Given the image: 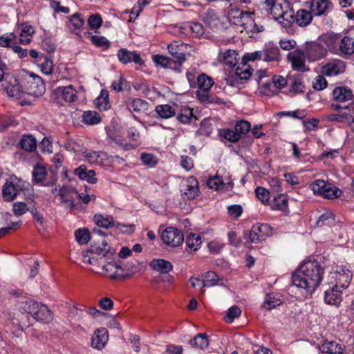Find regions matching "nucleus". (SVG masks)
I'll return each instance as SVG.
<instances>
[{
  "mask_svg": "<svg viewBox=\"0 0 354 354\" xmlns=\"http://www.w3.org/2000/svg\"><path fill=\"white\" fill-rule=\"evenodd\" d=\"M171 263L165 259H156V272H159L160 276H156V281L158 278L161 281H169L170 275L169 272L172 270Z\"/></svg>",
  "mask_w": 354,
  "mask_h": 354,
  "instance_id": "nucleus-25",
  "label": "nucleus"
},
{
  "mask_svg": "<svg viewBox=\"0 0 354 354\" xmlns=\"http://www.w3.org/2000/svg\"><path fill=\"white\" fill-rule=\"evenodd\" d=\"M236 53L234 50H227L223 54V62L230 67L236 64Z\"/></svg>",
  "mask_w": 354,
  "mask_h": 354,
  "instance_id": "nucleus-63",
  "label": "nucleus"
},
{
  "mask_svg": "<svg viewBox=\"0 0 354 354\" xmlns=\"http://www.w3.org/2000/svg\"><path fill=\"white\" fill-rule=\"evenodd\" d=\"M341 194L342 191L339 189L335 187H332L330 184H328V187L324 190L323 197L328 199H333L339 197Z\"/></svg>",
  "mask_w": 354,
  "mask_h": 354,
  "instance_id": "nucleus-64",
  "label": "nucleus"
},
{
  "mask_svg": "<svg viewBox=\"0 0 354 354\" xmlns=\"http://www.w3.org/2000/svg\"><path fill=\"white\" fill-rule=\"evenodd\" d=\"M313 19L312 12L306 10H299L295 16L296 24L301 27L308 25Z\"/></svg>",
  "mask_w": 354,
  "mask_h": 354,
  "instance_id": "nucleus-38",
  "label": "nucleus"
},
{
  "mask_svg": "<svg viewBox=\"0 0 354 354\" xmlns=\"http://www.w3.org/2000/svg\"><path fill=\"white\" fill-rule=\"evenodd\" d=\"M352 274L349 269L344 266H336L327 276L328 283L345 290L351 283Z\"/></svg>",
  "mask_w": 354,
  "mask_h": 354,
  "instance_id": "nucleus-4",
  "label": "nucleus"
},
{
  "mask_svg": "<svg viewBox=\"0 0 354 354\" xmlns=\"http://www.w3.org/2000/svg\"><path fill=\"white\" fill-rule=\"evenodd\" d=\"M241 66L239 65L237 66L234 73L229 75L226 78L227 84L236 86L243 84V80H248L250 77L252 71H253L252 68L243 61H241Z\"/></svg>",
  "mask_w": 354,
  "mask_h": 354,
  "instance_id": "nucleus-7",
  "label": "nucleus"
},
{
  "mask_svg": "<svg viewBox=\"0 0 354 354\" xmlns=\"http://www.w3.org/2000/svg\"><path fill=\"white\" fill-rule=\"evenodd\" d=\"M21 189L19 186L11 182H6L3 187V197L6 201H11L15 199Z\"/></svg>",
  "mask_w": 354,
  "mask_h": 354,
  "instance_id": "nucleus-28",
  "label": "nucleus"
},
{
  "mask_svg": "<svg viewBox=\"0 0 354 354\" xmlns=\"http://www.w3.org/2000/svg\"><path fill=\"white\" fill-rule=\"evenodd\" d=\"M241 309L237 306H231L224 317V319L227 323H232L235 318L241 315Z\"/></svg>",
  "mask_w": 354,
  "mask_h": 354,
  "instance_id": "nucleus-59",
  "label": "nucleus"
},
{
  "mask_svg": "<svg viewBox=\"0 0 354 354\" xmlns=\"http://www.w3.org/2000/svg\"><path fill=\"white\" fill-rule=\"evenodd\" d=\"M346 69V64L342 60L335 59H333L321 68V73L326 76H335L344 73Z\"/></svg>",
  "mask_w": 354,
  "mask_h": 354,
  "instance_id": "nucleus-12",
  "label": "nucleus"
},
{
  "mask_svg": "<svg viewBox=\"0 0 354 354\" xmlns=\"http://www.w3.org/2000/svg\"><path fill=\"white\" fill-rule=\"evenodd\" d=\"M16 36L14 33H6L0 36V46L4 48L12 47V44L15 43Z\"/></svg>",
  "mask_w": 354,
  "mask_h": 354,
  "instance_id": "nucleus-62",
  "label": "nucleus"
},
{
  "mask_svg": "<svg viewBox=\"0 0 354 354\" xmlns=\"http://www.w3.org/2000/svg\"><path fill=\"white\" fill-rule=\"evenodd\" d=\"M214 82L211 77L203 73L197 77V84L198 90H209Z\"/></svg>",
  "mask_w": 354,
  "mask_h": 354,
  "instance_id": "nucleus-49",
  "label": "nucleus"
},
{
  "mask_svg": "<svg viewBox=\"0 0 354 354\" xmlns=\"http://www.w3.org/2000/svg\"><path fill=\"white\" fill-rule=\"evenodd\" d=\"M167 48L170 55L174 59H176L177 62L183 63L185 61V55L177 49V44L176 41L168 44Z\"/></svg>",
  "mask_w": 354,
  "mask_h": 354,
  "instance_id": "nucleus-51",
  "label": "nucleus"
},
{
  "mask_svg": "<svg viewBox=\"0 0 354 354\" xmlns=\"http://www.w3.org/2000/svg\"><path fill=\"white\" fill-rule=\"evenodd\" d=\"M90 35L91 42L97 47H102L108 48L110 46V41L103 36L93 35L90 32H88Z\"/></svg>",
  "mask_w": 354,
  "mask_h": 354,
  "instance_id": "nucleus-56",
  "label": "nucleus"
},
{
  "mask_svg": "<svg viewBox=\"0 0 354 354\" xmlns=\"http://www.w3.org/2000/svg\"><path fill=\"white\" fill-rule=\"evenodd\" d=\"M109 339L108 331L105 328L97 329L91 338V346L97 349L104 348Z\"/></svg>",
  "mask_w": 354,
  "mask_h": 354,
  "instance_id": "nucleus-24",
  "label": "nucleus"
},
{
  "mask_svg": "<svg viewBox=\"0 0 354 354\" xmlns=\"http://www.w3.org/2000/svg\"><path fill=\"white\" fill-rule=\"evenodd\" d=\"M33 318L38 322L48 323L52 320L53 317L49 308L46 305L41 304L34 315Z\"/></svg>",
  "mask_w": 354,
  "mask_h": 354,
  "instance_id": "nucleus-34",
  "label": "nucleus"
},
{
  "mask_svg": "<svg viewBox=\"0 0 354 354\" xmlns=\"http://www.w3.org/2000/svg\"><path fill=\"white\" fill-rule=\"evenodd\" d=\"M182 29L184 30L185 33H192L196 37H200L204 34L203 26L200 23L187 22L184 24Z\"/></svg>",
  "mask_w": 354,
  "mask_h": 354,
  "instance_id": "nucleus-40",
  "label": "nucleus"
},
{
  "mask_svg": "<svg viewBox=\"0 0 354 354\" xmlns=\"http://www.w3.org/2000/svg\"><path fill=\"white\" fill-rule=\"evenodd\" d=\"M11 215L9 214L0 213V236L8 233L10 230L18 227L20 222L8 223Z\"/></svg>",
  "mask_w": 354,
  "mask_h": 354,
  "instance_id": "nucleus-27",
  "label": "nucleus"
},
{
  "mask_svg": "<svg viewBox=\"0 0 354 354\" xmlns=\"http://www.w3.org/2000/svg\"><path fill=\"white\" fill-rule=\"evenodd\" d=\"M75 239L81 245L86 244L91 239V234L87 228H80L75 231Z\"/></svg>",
  "mask_w": 354,
  "mask_h": 354,
  "instance_id": "nucleus-52",
  "label": "nucleus"
},
{
  "mask_svg": "<svg viewBox=\"0 0 354 354\" xmlns=\"http://www.w3.org/2000/svg\"><path fill=\"white\" fill-rule=\"evenodd\" d=\"M41 305V303L32 299H28L20 302L19 308L33 317Z\"/></svg>",
  "mask_w": 354,
  "mask_h": 354,
  "instance_id": "nucleus-35",
  "label": "nucleus"
},
{
  "mask_svg": "<svg viewBox=\"0 0 354 354\" xmlns=\"http://www.w3.org/2000/svg\"><path fill=\"white\" fill-rule=\"evenodd\" d=\"M147 106V102L140 98L133 99L127 103V108L130 111H140L142 110H145Z\"/></svg>",
  "mask_w": 354,
  "mask_h": 354,
  "instance_id": "nucleus-55",
  "label": "nucleus"
},
{
  "mask_svg": "<svg viewBox=\"0 0 354 354\" xmlns=\"http://www.w3.org/2000/svg\"><path fill=\"white\" fill-rule=\"evenodd\" d=\"M281 304V301L272 295H267L262 307L266 310H272Z\"/></svg>",
  "mask_w": 354,
  "mask_h": 354,
  "instance_id": "nucleus-60",
  "label": "nucleus"
},
{
  "mask_svg": "<svg viewBox=\"0 0 354 354\" xmlns=\"http://www.w3.org/2000/svg\"><path fill=\"white\" fill-rule=\"evenodd\" d=\"M117 57L119 61L124 64H127L131 62L138 65H142L143 64V61L139 53L136 51L128 50L126 48L119 49L117 53Z\"/></svg>",
  "mask_w": 354,
  "mask_h": 354,
  "instance_id": "nucleus-19",
  "label": "nucleus"
},
{
  "mask_svg": "<svg viewBox=\"0 0 354 354\" xmlns=\"http://www.w3.org/2000/svg\"><path fill=\"white\" fill-rule=\"evenodd\" d=\"M94 221L98 227L104 228H109L115 226L116 229L121 230L122 232L133 233L135 230V225H124L120 223L114 224L113 218L111 216H103L102 214H95L94 216Z\"/></svg>",
  "mask_w": 354,
  "mask_h": 354,
  "instance_id": "nucleus-8",
  "label": "nucleus"
},
{
  "mask_svg": "<svg viewBox=\"0 0 354 354\" xmlns=\"http://www.w3.org/2000/svg\"><path fill=\"white\" fill-rule=\"evenodd\" d=\"M234 128L241 138L243 135L247 133L250 130L251 126L249 122L246 120H241L236 122Z\"/></svg>",
  "mask_w": 354,
  "mask_h": 354,
  "instance_id": "nucleus-61",
  "label": "nucleus"
},
{
  "mask_svg": "<svg viewBox=\"0 0 354 354\" xmlns=\"http://www.w3.org/2000/svg\"><path fill=\"white\" fill-rule=\"evenodd\" d=\"M332 6V3L327 0H312L310 12L315 15L320 16L324 15Z\"/></svg>",
  "mask_w": 354,
  "mask_h": 354,
  "instance_id": "nucleus-26",
  "label": "nucleus"
},
{
  "mask_svg": "<svg viewBox=\"0 0 354 354\" xmlns=\"http://www.w3.org/2000/svg\"><path fill=\"white\" fill-rule=\"evenodd\" d=\"M156 113L160 118L167 119L175 115L174 109L169 104L156 106Z\"/></svg>",
  "mask_w": 354,
  "mask_h": 354,
  "instance_id": "nucleus-48",
  "label": "nucleus"
},
{
  "mask_svg": "<svg viewBox=\"0 0 354 354\" xmlns=\"http://www.w3.org/2000/svg\"><path fill=\"white\" fill-rule=\"evenodd\" d=\"M183 63H178L176 59L169 58L167 56L156 55V67L160 66L163 68L171 69L180 73Z\"/></svg>",
  "mask_w": 354,
  "mask_h": 354,
  "instance_id": "nucleus-22",
  "label": "nucleus"
},
{
  "mask_svg": "<svg viewBox=\"0 0 354 354\" xmlns=\"http://www.w3.org/2000/svg\"><path fill=\"white\" fill-rule=\"evenodd\" d=\"M263 59L265 62L278 61L280 58L279 48L272 44H269L265 46L263 50Z\"/></svg>",
  "mask_w": 354,
  "mask_h": 354,
  "instance_id": "nucleus-29",
  "label": "nucleus"
},
{
  "mask_svg": "<svg viewBox=\"0 0 354 354\" xmlns=\"http://www.w3.org/2000/svg\"><path fill=\"white\" fill-rule=\"evenodd\" d=\"M218 277L216 272L213 271H209L204 275V281H203L202 288L206 286H213L217 284Z\"/></svg>",
  "mask_w": 354,
  "mask_h": 354,
  "instance_id": "nucleus-58",
  "label": "nucleus"
},
{
  "mask_svg": "<svg viewBox=\"0 0 354 354\" xmlns=\"http://www.w3.org/2000/svg\"><path fill=\"white\" fill-rule=\"evenodd\" d=\"M103 270L111 279L124 280L130 277L135 273V270L132 269L129 272H124V268L114 261H109L103 266Z\"/></svg>",
  "mask_w": 354,
  "mask_h": 354,
  "instance_id": "nucleus-10",
  "label": "nucleus"
},
{
  "mask_svg": "<svg viewBox=\"0 0 354 354\" xmlns=\"http://www.w3.org/2000/svg\"><path fill=\"white\" fill-rule=\"evenodd\" d=\"M93 254H96L102 257L106 258L107 260L111 259L115 254V250L111 247L109 243L103 240L100 245H91L89 250L86 252Z\"/></svg>",
  "mask_w": 354,
  "mask_h": 354,
  "instance_id": "nucleus-15",
  "label": "nucleus"
},
{
  "mask_svg": "<svg viewBox=\"0 0 354 354\" xmlns=\"http://www.w3.org/2000/svg\"><path fill=\"white\" fill-rule=\"evenodd\" d=\"M263 241L267 237L272 236V228L267 223H257L253 225Z\"/></svg>",
  "mask_w": 354,
  "mask_h": 354,
  "instance_id": "nucleus-47",
  "label": "nucleus"
},
{
  "mask_svg": "<svg viewBox=\"0 0 354 354\" xmlns=\"http://www.w3.org/2000/svg\"><path fill=\"white\" fill-rule=\"evenodd\" d=\"M6 91L10 97L21 98L25 93L21 84V79L20 80V82H19L17 80H15L14 84H10L6 86Z\"/></svg>",
  "mask_w": 354,
  "mask_h": 354,
  "instance_id": "nucleus-33",
  "label": "nucleus"
},
{
  "mask_svg": "<svg viewBox=\"0 0 354 354\" xmlns=\"http://www.w3.org/2000/svg\"><path fill=\"white\" fill-rule=\"evenodd\" d=\"M273 208L284 211L288 207V198L286 195L279 194L277 196H274L273 199Z\"/></svg>",
  "mask_w": 354,
  "mask_h": 354,
  "instance_id": "nucleus-54",
  "label": "nucleus"
},
{
  "mask_svg": "<svg viewBox=\"0 0 354 354\" xmlns=\"http://www.w3.org/2000/svg\"><path fill=\"white\" fill-rule=\"evenodd\" d=\"M35 63L41 68L43 73L50 75L53 71V61L43 55Z\"/></svg>",
  "mask_w": 354,
  "mask_h": 354,
  "instance_id": "nucleus-39",
  "label": "nucleus"
},
{
  "mask_svg": "<svg viewBox=\"0 0 354 354\" xmlns=\"http://www.w3.org/2000/svg\"><path fill=\"white\" fill-rule=\"evenodd\" d=\"M207 185L210 189H214L215 190H218L225 187V181L222 178V177L216 175L213 178H210L207 181Z\"/></svg>",
  "mask_w": 354,
  "mask_h": 354,
  "instance_id": "nucleus-57",
  "label": "nucleus"
},
{
  "mask_svg": "<svg viewBox=\"0 0 354 354\" xmlns=\"http://www.w3.org/2000/svg\"><path fill=\"white\" fill-rule=\"evenodd\" d=\"M186 245L191 250H197L202 243L201 237L199 234L190 233L185 239Z\"/></svg>",
  "mask_w": 354,
  "mask_h": 354,
  "instance_id": "nucleus-45",
  "label": "nucleus"
},
{
  "mask_svg": "<svg viewBox=\"0 0 354 354\" xmlns=\"http://www.w3.org/2000/svg\"><path fill=\"white\" fill-rule=\"evenodd\" d=\"M101 118L95 111H86L82 114V122L87 125H95L100 123Z\"/></svg>",
  "mask_w": 354,
  "mask_h": 354,
  "instance_id": "nucleus-43",
  "label": "nucleus"
},
{
  "mask_svg": "<svg viewBox=\"0 0 354 354\" xmlns=\"http://www.w3.org/2000/svg\"><path fill=\"white\" fill-rule=\"evenodd\" d=\"M277 21L283 28H287L291 27L293 23L295 22V17L293 10L290 9L289 7L288 10H286L281 17H280V19Z\"/></svg>",
  "mask_w": 354,
  "mask_h": 354,
  "instance_id": "nucleus-42",
  "label": "nucleus"
},
{
  "mask_svg": "<svg viewBox=\"0 0 354 354\" xmlns=\"http://www.w3.org/2000/svg\"><path fill=\"white\" fill-rule=\"evenodd\" d=\"M322 353L328 354H342L344 348L342 344L330 341L324 342L319 346Z\"/></svg>",
  "mask_w": 354,
  "mask_h": 354,
  "instance_id": "nucleus-31",
  "label": "nucleus"
},
{
  "mask_svg": "<svg viewBox=\"0 0 354 354\" xmlns=\"http://www.w3.org/2000/svg\"><path fill=\"white\" fill-rule=\"evenodd\" d=\"M289 7L290 5L287 1H285L284 0H277V2L272 5V7H271L270 12L272 15L273 18L277 21L280 19V17H281L285 11L288 10Z\"/></svg>",
  "mask_w": 354,
  "mask_h": 354,
  "instance_id": "nucleus-32",
  "label": "nucleus"
},
{
  "mask_svg": "<svg viewBox=\"0 0 354 354\" xmlns=\"http://www.w3.org/2000/svg\"><path fill=\"white\" fill-rule=\"evenodd\" d=\"M21 84L24 91L29 95L41 96L46 91L42 78L33 73L25 71L21 76Z\"/></svg>",
  "mask_w": 354,
  "mask_h": 354,
  "instance_id": "nucleus-3",
  "label": "nucleus"
},
{
  "mask_svg": "<svg viewBox=\"0 0 354 354\" xmlns=\"http://www.w3.org/2000/svg\"><path fill=\"white\" fill-rule=\"evenodd\" d=\"M194 117L193 111L188 107H183L180 109L177 115V119L179 122L183 124L189 123Z\"/></svg>",
  "mask_w": 354,
  "mask_h": 354,
  "instance_id": "nucleus-50",
  "label": "nucleus"
},
{
  "mask_svg": "<svg viewBox=\"0 0 354 354\" xmlns=\"http://www.w3.org/2000/svg\"><path fill=\"white\" fill-rule=\"evenodd\" d=\"M335 218L334 214L330 211H326L322 214L316 222L317 227H331L335 225Z\"/></svg>",
  "mask_w": 354,
  "mask_h": 354,
  "instance_id": "nucleus-41",
  "label": "nucleus"
},
{
  "mask_svg": "<svg viewBox=\"0 0 354 354\" xmlns=\"http://www.w3.org/2000/svg\"><path fill=\"white\" fill-rule=\"evenodd\" d=\"M301 50L306 55V58L309 62H313L325 57L327 55V50L321 44L318 39L313 41L306 42Z\"/></svg>",
  "mask_w": 354,
  "mask_h": 354,
  "instance_id": "nucleus-5",
  "label": "nucleus"
},
{
  "mask_svg": "<svg viewBox=\"0 0 354 354\" xmlns=\"http://www.w3.org/2000/svg\"><path fill=\"white\" fill-rule=\"evenodd\" d=\"M288 59L290 61L292 67L295 71H307L309 70L306 65V55L301 48L297 49L288 55Z\"/></svg>",
  "mask_w": 354,
  "mask_h": 354,
  "instance_id": "nucleus-13",
  "label": "nucleus"
},
{
  "mask_svg": "<svg viewBox=\"0 0 354 354\" xmlns=\"http://www.w3.org/2000/svg\"><path fill=\"white\" fill-rule=\"evenodd\" d=\"M107 136L109 142L115 143L120 147H125V149H129L127 145L125 144L124 138L123 135H122L121 131L116 129H109L107 131Z\"/></svg>",
  "mask_w": 354,
  "mask_h": 354,
  "instance_id": "nucleus-37",
  "label": "nucleus"
},
{
  "mask_svg": "<svg viewBox=\"0 0 354 354\" xmlns=\"http://www.w3.org/2000/svg\"><path fill=\"white\" fill-rule=\"evenodd\" d=\"M56 93L57 95H62V98L67 102H75L77 99L76 90L72 85L58 87L56 89Z\"/></svg>",
  "mask_w": 354,
  "mask_h": 354,
  "instance_id": "nucleus-30",
  "label": "nucleus"
},
{
  "mask_svg": "<svg viewBox=\"0 0 354 354\" xmlns=\"http://www.w3.org/2000/svg\"><path fill=\"white\" fill-rule=\"evenodd\" d=\"M317 39L326 50L328 49L334 54L337 53V46L339 41V35L333 32H326L320 35Z\"/></svg>",
  "mask_w": 354,
  "mask_h": 354,
  "instance_id": "nucleus-16",
  "label": "nucleus"
},
{
  "mask_svg": "<svg viewBox=\"0 0 354 354\" xmlns=\"http://www.w3.org/2000/svg\"><path fill=\"white\" fill-rule=\"evenodd\" d=\"M354 53V40L353 38L344 36L342 39H339L337 46V55L343 58H348Z\"/></svg>",
  "mask_w": 354,
  "mask_h": 354,
  "instance_id": "nucleus-20",
  "label": "nucleus"
},
{
  "mask_svg": "<svg viewBox=\"0 0 354 354\" xmlns=\"http://www.w3.org/2000/svg\"><path fill=\"white\" fill-rule=\"evenodd\" d=\"M84 158L90 164L106 165L110 162L109 156L104 151L86 150L84 152Z\"/></svg>",
  "mask_w": 354,
  "mask_h": 354,
  "instance_id": "nucleus-17",
  "label": "nucleus"
},
{
  "mask_svg": "<svg viewBox=\"0 0 354 354\" xmlns=\"http://www.w3.org/2000/svg\"><path fill=\"white\" fill-rule=\"evenodd\" d=\"M19 145L21 149L30 152L35 150L37 147L36 140L31 135L24 136L20 140Z\"/></svg>",
  "mask_w": 354,
  "mask_h": 354,
  "instance_id": "nucleus-44",
  "label": "nucleus"
},
{
  "mask_svg": "<svg viewBox=\"0 0 354 354\" xmlns=\"http://www.w3.org/2000/svg\"><path fill=\"white\" fill-rule=\"evenodd\" d=\"M74 174L82 180H85L90 184H95L97 178L95 177V171L93 169L88 170L85 165H81L74 170Z\"/></svg>",
  "mask_w": 354,
  "mask_h": 354,
  "instance_id": "nucleus-23",
  "label": "nucleus"
},
{
  "mask_svg": "<svg viewBox=\"0 0 354 354\" xmlns=\"http://www.w3.org/2000/svg\"><path fill=\"white\" fill-rule=\"evenodd\" d=\"M189 344L192 347L204 350L209 345L208 337L205 333H198L193 339H190Z\"/></svg>",
  "mask_w": 354,
  "mask_h": 354,
  "instance_id": "nucleus-36",
  "label": "nucleus"
},
{
  "mask_svg": "<svg viewBox=\"0 0 354 354\" xmlns=\"http://www.w3.org/2000/svg\"><path fill=\"white\" fill-rule=\"evenodd\" d=\"M181 194L185 199L192 200L195 198L199 192V184L194 177H189L180 189Z\"/></svg>",
  "mask_w": 354,
  "mask_h": 354,
  "instance_id": "nucleus-14",
  "label": "nucleus"
},
{
  "mask_svg": "<svg viewBox=\"0 0 354 354\" xmlns=\"http://www.w3.org/2000/svg\"><path fill=\"white\" fill-rule=\"evenodd\" d=\"M252 13L244 12L236 7H230L227 11L229 21L236 26H243L251 21Z\"/></svg>",
  "mask_w": 354,
  "mask_h": 354,
  "instance_id": "nucleus-11",
  "label": "nucleus"
},
{
  "mask_svg": "<svg viewBox=\"0 0 354 354\" xmlns=\"http://www.w3.org/2000/svg\"><path fill=\"white\" fill-rule=\"evenodd\" d=\"M324 270L316 261L304 262L292 274V286L301 289L303 295H311L320 285Z\"/></svg>",
  "mask_w": 354,
  "mask_h": 354,
  "instance_id": "nucleus-1",
  "label": "nucleus"
},
{
  "mask_svg": "<svg viewBox=\"0 0 354 354\" xmlns=\"http://www.w3.org/2000/svg\"><path fill=\"white\" fill-rule=\"evenodd\" d=\"M204 22L212 29L216 28L218 24L217 12L213 9H208L204 16Z\"/></svg>",
  "mask_w": 354,
  "mask_h": 354,
  "instance_id": "nucleus-46",
  "label": "nucleus"
},
{
  "mask_svg": "<svg viewBox=\"0 0 354 354\" xmlns=\"http://www.w3.org/2000/svg\"><path fill=\"white\" fill-rule=\"evenodd\" d=\"M71 194H77L78 192L75 188L69 186H62L57 192L61 203L68 209H73L75 207Z\"/></svg>",
  "mask_w": 354,
  "mask_h": 354,
  "instance_id": "nucleus-18",
  "label": "nucleus"
},
{
  "mask_svg": "<svg viewBox=\"0 0 354 354\" xmlns=\"http://www.w3.org/2000/svg\"><path fill=\"white\" fill-rule=\"evenodd\" d=\"M161 239L166 245L174 248L183 243L184 235L183 232L177 228L169 227L162 231Z\"/></svg>",
  "mask_w": 354,
  "mask_h": 354,
  "instance_id": "nucleus-9",
  "label": "nucleus"
},
{
  "mask_svg": "<svg viewBox=\"0 0 354 354\" xmlns=\"http://www.w3.org/2000/svg\"><path fill=\"white\" fill-rule=\"evenodd\" d=\"M32 177L35 183L46 187L53 186L57 181L56 173L53 171L48 173L45 167L40 165L35 166Z\"/></svg>",
  "mask_w": 354,
  "mask_h": 354,
  "instance_id": "nucleus-6",
  "label": "nucleus"
},
{
  "mask_svg": "<svg viewBox=\"0 0 354 354\" xmlns=\"http://www.w3.org/2000/svg\"><path fill=\"white\" fill-rule=\"evenodd\" d=\"M328 185V183L325 180H317L310 185V187L315 194L323 196L324 190L326 189Z\"/></svg>",
  "mask_w": 354,
  "mask_h": 354,
  "instance_id": "nucleus-53",
  "label": "nucleus"
},
{
  "mask_svg": "<svg viewBox=\"0 0 354 354\" xmlns=\"http://www.w3.org/2000/svg\"><path fill=\"white\" fill-rule=\"evenodd\" d=\"M343 290V289L331 286L324 292V301L329 305H339L342 301Z\"/></svg>",
  "mask_w": 354,
  "mask_h": 354,
  "instance_id": "nucleus-21",
  "label": "nucleus"
},
{
  "mask_svg": "<svg viewBox=\"0 0 354 354\" xmlns=\"http://www.w3.org/2000/svg\"><path fill=\"white\" fill-rule=\"evenodd\" d=\"M333 97L335 103H333L331 107L334 110L344 109L352 111L354 114V95L349 88L345 86L335 88L333 91Z\"/></svg>",
  "mask_w": 354,
  "mask_h": 354,
  "instance_id": "nucleus-2",
  "label": "nucleus"
}]
</instances>
